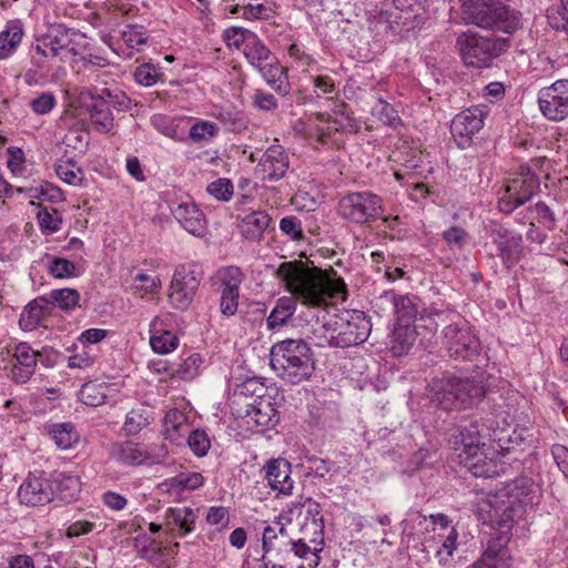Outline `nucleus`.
<instances>
[{"label": "nucleus", "mask_w": 568, "mask_h": 568, "mask_svg": "<svg viewBox=\"0 0 568 568\" xmlns=\"http://www.w3.org/2000/svg\"><path fill=\"white\" fill-rule=\"evenodd\" d=\"M248 428L274 427L278 423V413L270 398L257 397L246 405L245 414L242 416Z\"/></svg>", "instance_id": "nucleus-18"}, {"label": "nucleus", "mask_w": 568, "mask_h": 568, "mask_svg": "<svg viewBox=\"0 0 568 568\" xmlns=\"http://www.w3.org/2000/svg\"><path fill=\"white\" fill-rule=\"evenodd\" d=\"M268 525L263 530V561L265 568H315L320 557L303 538H295L281 521Z\"/></svg>", "instance_id": "nucleus-1"}, {"label": "nucleus", "mask_w": 568, "mask_h": 568, "mask_svg": "<svg viewBox=\"0 0 568 568\" xmlns=\"http://www.w3.org/2000/svg\"><path fill=\"white\" fill-rule=\"evenodd\" d=\"M460 464H463L475 477H494L499 474V464L489 457L486 448L483 447L478 452L467 455H460Z\"/></svg>", "instance_id": "nucleus-23"}, {"label": "nucleus", "mask_w": 568, "mask_h": 568, "mask_svg": "<svg viewBox=\"0 0 568 568\" xmlns=\"http://www.w3.org/2000/svg\"><path fill=\"white\" fill-rule=\"evenodd\" d=\"M382 18L395 34L419 28L425 20V0H384Z\"/></svg>", "instance_id": "nucleus-8"}, {"label": "nucleus", "mask_w": 568, "mask_h": 568, "mask_svg": "<svg viewBox=\"0 0 568 568\" xmlns=\"http://www.w3.org/2000/svg\"><path fill=\"white\" fill-rule=\"evenodd\" d=\"M515 508L510 505L507 506L501 514L495 510L491 516V538L499 539L501 541H509L511 536V529L514 526Z\"/></svg>", "instance_id": "nucleus-33"}, {"label": "nucleus", "mask_w": 568, "mask_h": 568, "mask_svg": "<svg viewBox=\"0 0 568 568\" xmlns=\"http://www.w3.org/2000/svg\"><path fill=\"white\" fill-rule=\"evenodd\" d=\"M257 169L265 181L281 180L288 169V156L281 145L270 146L262 155Z\"/></svg>", "instance_id": "nucleus-21"}, {"label": "nucleus", "mask_w": 568, "mask_h": 568, "mask_svg": "<svg viewBox=\"0 0 568 568\" xmlns=\"http://www.w3.org/2000/svg\"><path fill=\"white\" fill-rule=\"evenodd\" d=\"M508 541H501L496 538H490L487 544V548L483 555H488L486 564L490 568H510L511 567V555L507 548Z\"/></svg>", "instance_id": "nucleus-31"}, {"label": "nucleus", "mask_w": 568, "mask_h": 568, "mask_svg": "<svg viewBox=\"0 0 568 568\" xmlns=\"http://www.w3.org/2000/svg\"><path fill=\"white\" fill-rule=\"evenodd\" d=\"M27 192L31 199L44 197L50 202H58L61 199L60 190L50 183H43L38 187L28 189Z\"/></svg>", "instance_id": "nucleus-64"}, {"label": "nucleus", "mask_w": 568, "mask_h": 568, "mask_svg": "<svg viewBox=\"0 0 568 568\" xmlns=\"http://www.w3.org/2000/svg\"><path fill=\"white\" fill-rule=\"evenodd\" d=\"M296 303L293 298H280L267 317V327L275 329L284 326L293 316Z\"/></svg>", "instance_id": "nucleus-37"}, {"label": "nucleus", "mask_w": 568, "mask_h": 568, "mask_svg": "<svg viewBox=\"0 0 568 568\" xmlns=\"http://www.w3.org/2000/svg\"><path fill=\"white\" fill-rule=\"evenodd\" d=\"M486 106L477 105L458 113L452 121L450 132L459 148H467L471 138L484 126Z\"/></svg>", "instance_id": "nucleus-16"}, {"label": "nucleus", "mask_w": 568, "mask_h": 568, "mask_svg": "<svg viewBox=\"0 0 568 568\" xmlns=\"http://www.w3.org/2000/svg\"><path fill=\"white\" fill-rule=\"evenodd\" d=\"M335 325V328L321 326L323 334L317 336L316 346L341 348L355 346L364 343L372 331V324L366 314L356 310L347 313L346 318H341Z\"/></svg>", "instance_id": "nucleus-6"}, {"label": "nucleus", "mask_w": 568, "mask_h": 568, "mask_svg": "<svg viewBox=\"0 0 568 568\" xmlns=\"http://www.w3.org/2000/svg\"><path fill=\"white\" fill-rule=\"evenodd\" d=\"M41 354L33 351L27 343L16 346L12 364V378L19 383H26L34 373L36 365Z\"/></svg>", "instance_id": "nucleus-22"}, {"label": "nucleus", "mask_w": 568, "mask_h": 568, "mask_svg": "<svg viewBox=\"0 0 568 568\" xmlns=\"http://www.w3.org/2000/svg\"><path fill=\"white\" fill-rule=\"evenodd\" d=\"M90 121L99 132H110L114 126V119L109 103L103 97L94 98V102L88 105Z\"/></svg>", "instance_id": "nucleus-29"}, {"label": "nucleus", "mask_w": 568, "mask_h": 568, "mask_svg": "<svg viewBox=\"0 0 568 568\" xmlns=\"http://www.w3.org/2000/svg\"><path fill=\"white\" fill-rule=\"evenodd\" d=\"M456 444H460L459 447L455 449L458 450V458L460 455H467L473 452H478V449L485 447V445L480 444L479 430L476 425H470L469 427H465L459 432Z\"/></svg>", "instance_id": "nucleus-39"}, {"label": "nucleus", "mask_w": 568, "mask_h": 568, "mask_svg": "<svg viewBox=\"0 0 568 568\" xmlns=\"http://www.w3.org/2000/svg\"><path fill=\"white\" fill-rule=\"evenodd\" d=\"M219 133V126L211 121H197L189 132L190 139L194 143L207 142Z\"/></svg>", "instance_id": "nucleus-51"}, {"label": "nucleus", "mask_w": 568, "mask_h": 568, "mask_svg": "<svg viewBox=\"0 0 568 568\" xmlns=\"http://www.w3.org/2000/svg\"><path fill=\"white\" fill-rule=\"evenodd\" d=\"M111 455L115 460L124 465L141 466V443H115L111 447Z\"/></svg>", "instance_id": "nucleus-34"}, {"label": "nucleus", "mask_w": 568, "mask_h": 568, "mask_svg": "<svg viewBox=\"0 0 568 568\" xmlns=\"http://www.w3.org/2000/svg\"><path fill=\"white\" fill-rule=\"evenodd\" d=\"M47 301L44 298L34 300L23 310L19 321L23 329L32 331L42 324L48 314V308L42 303Z\"/></svg>", "instance_id": "nucleus-36"}, {"label": "nucleus", "mask_w": 568, "mask_h": 568, "mask_svg": "<svg viewBox=\"0 0 568 568\" xmlns=\"http://www.w3.org/2000/svg\"><path fill=\"white\" fill-rule=\"evenodd\" d=\"M171 213L179 224L190 234L202 237L206 232L203 212L193 202L172 203Z\"/></svg>", "instance_id": "nucleus-19"}, {"label": "nucleus", "mask_w": 568, "mask_h": 568, "mask_svg": "<svg viewBox=\"0 0 568 568\" xmlns=\"http://www.w3.org/2000/svg\"><path fill=\"white\" fill-rule=\"evenodd\" d=\"M442 344L455 361H473L480 352V342L464 320L452 321L442 331Z\"/></svg>", "instance_id": "nucleus-10"}, {"label": "nucleus", "mask_w": 568, "mask_h": 568, "mask_svg": "<svg viewBox=\"0 0 568 568\" xmlns=\"http://www.w3.org/2000/svg\"><path fill=\"white\" fill-rule=\"evenodd\" d=\"M443 239L452 250H460L466 245L468 234L459 226H452L444 231Z\"/></svg>", "instance_id": "nucleus-60"}, {"label": "nucleus", "mask_w": 568, "mask_h": 568, "mask_svg": "<svg viewBox=\"0 0 568 568\" xmlns=\"http://www.w3.org/2000/svg\"><path fill=\"white\" fill-rule=\"evenodd\" d=\"M75 265L63 257H53L49 264V272L55 278H68L75 276Z\"/></svg>", "instance_id": "nucleus-57"}, {"label": "nucleus", "mask_w": 568, "mask_h": 568, "mask_svg": "<svg viewBox=\"0 0 568 568\" xmlns=\"http://www.w3.org/2000/svg\"><path fill=\"white\" fill-rule=\"evenodd\" d=\"M197 514L190 507L170 508L165 515V525L175 537H184L194 530Z\"/></svg>", "instance_id": "nucleus-25"}, {"label": "nucleus", "mask_w": 568, "mask_h": 568, "mask_svg": "<svg viewBox=\"0 0 568 568\" xmlns=\"http://www.w3.org/2000/svg\"><path fill=\"white\" fill-rule=\"evenodd\" d=\"M373 115L381 120L384 124L392 128H397L402 120L398 112L383 99H378L377 103L373 106Z\"/></svg>", "instance_id": "nucleus-50"}, {"label": "nucleus", "mask_w": 568, "mask_h": 568, "mask_svg": "<svg viewBox=\"0 0 568 568\" xmlns=\"http://www.w3.org/2000/svg\"><path fill=\"white\" fill-rule=\"evenodd\" d=\"M541 113L550 121H561L568 116V80H558L542 88L538 93Z\"/></svg>", "instance_id": "nucleus-14"}, {"label": "nucleus", "mask_w": 568, "mask_h": 568, "mask_svg": "<svg viewBox=\"0 0 568 568\" xmlns=\"http://www.w3.org/2000/svg\"><path fill=\"white\" fill-rule=\"evenodd\" d=\"M539 190V179L529 166H520L518 173L505 186L498 200L500 212L510 214L517 207L527 203Z\"/></svg>", "instance_id": "nucleus-11"}, {"label": "nucleus", "mask_w": 568, "mask_h": 568, "mask_svg": "<svg viewBox=\"0 0 568 568\" xmlns=\"http://www.w3.org/2000/svg\"><path fill=\"white\" fill-rule=\"evenodd\" d=\"M161 72L152 63H143L139 65L134 71L135 81L144 87H151L158 82Z\"/></svg>", "instance_id": "nucleus-56"}, {"label": "nucleus", "mask_w": 568, "mask_h": 568, "mask_svg": "<svg viewBox=\"0 0 568 568\" xmlns=\"http://www.w3.org/2000/svg\"><path fill=\"white\" fill-rule=\"evenodd\" d=\"M70 43L71 39L69 31L57 29L36 45V51L42 57L55 58L63 51H69Z\"/></svg>", "instance_id": "nucleus-28"}, {"label": "nucleus", "mask_w": 568, "mask_h": 568, "mask_svg": "<svg viewBox=\"0 0 568 568\" xmlns=\"http://www.w3.org/2000/svg\"><path fill=\"white\" fill-rule=\"evenodd\" d=\"M122 39L129 48L138 49L146 43L148 38L144 36L143 27L129 24L122 31Z\"/></svg>", "instance_id": "nucleus-62"}, {"label": "nucleus", "mask_w": 568, "mask_h": 568, "mask_svg": "<svg viewBox=\"0 0 568 568\" xmlns=\"http://www.w3.org/2000/svg\"><path fill=\"white\" fill-rule=\"evenodd\" d=\"M220 287V311L224 316H233L239 308L240 285L244 281V274L237 266L223 267L219 272Z\"/></svg>", "instance_id": "nucleus-15"}, {"label": "nucleus", "mask_w": 568, "mask_h": 568, "mask_svg": "<svg viewBox=\"0 0 568 568\" xmlns=\"http://www.w3.org/2000/svg\"><path fill=\"white\" fill-rule=\"evenodd\" d=\"M250 34L254 33L240 27H232L224 31L223 39L226 42L227 47L240 49L241 45L247 44V39L250 38Z\"/></svg>", "instance_id": "nucleus-58"}, {"label": "nucleus", "mask_w": 568, "mask_h": 568, "mask_svg": "<svg viewBox=\"0 0 568 568\" xmlns=\"http://www.w3.org/2000/svg\"><path fill=\"white\" fill-rule=\"evenodd\" d=\"M189 428L186 416L182 412L172 409L165 414L164 430L166 439L178 442L189 433Z\"/></svg>", "instance_id": "nucleus-35"}, {"label": "nucleus", "mask_w": 568, "mask_h": 568, "mask_svg": "<svg viewBox=\"0 0 568 568\" xmlns=\"http://www.w3.org/2000/svg\"><path fill=\"white\" fill-rule=\"evenodd\" d=\"M276 273L287 290L307 306H325L345 290L343 282H335L321 268L307 267L301 261L284 262Z\"/></svg>", "instance_id": "nucleus-2"}, {"label": "nucleus", "mask_w": 568, "mask_h": 568, "mask_svg": "<svg viewBox=\"0 0 568 568\" xmlns=\"http://www.w3.org/2000/svg\"><path fill=\"white\" fill-rule=\"evenodd\" d=\"M547 20L555 30H568V2L560 1L547 9Z\"/></svg>", "instance_id": "nucleus-49"}, {"label": "nucleus", "mask_w": 568, "mask_h": 568, "mask_svg": "<svg viewBox=\"0 0 568 568\" xmlns=\"http://www.w3.org/2000/svg\"><path fill=\"white\" fill-rule=\"evenodd\" d=\"M453 316L454 314L448 311L430 310L416 317L414 327H416L417 334L419 329L434 334L440 325L445 326L450 323Z\"/></svg>", "instance_id": "nucleus-32"}, {"label": "nucleus", "mask_w": 568, "mask_h": 568, "mask_svg": "<svg viewBox=\"0 0 568 568\" xmlns=\"http://www.w3.org/2000/svg\"><path fill=\"white\" fill-rule=\"evenodd\" d=\"M204 478L201 473H186L180 474L176 477L166 479L162 486L168 487V490H193L201 487Z\"/></svg>", "instance_id": "nucleus-42"}, {"label": "nucleus", "mask_w": 568, "mask_h": 568, "mask_svg": "<svg viewBox=\"0 0 568 568\" xmlns=\"http://www.w3.org/2000/svg\"><path fill=\"white\" fill-rule=\"evenodd\" d=\"M460 1L465 19L481 29L513 33L520 27V13L500 0Z\"/></svg>", "instance_id": "nucleus-5"}, {"label": "nucleus", "mask_w": 568, "mask_h": 568, "mask_svg": "<svg viewBox=\"0 0 568 568\" xmlns=\"http://www.w3.org/2000/svg\"><path fill=\"white\" fill-rule=\"evenodd\" d=\"M271 217L263 211H253L241 220V234L248 241H260L268 227Z\"/></svg>", "instance_id": "nucleus-26"}, {"label": "nucleus", "mask_w": 568, "mask_h": 568, "mask_svg": "<svg viewBox=\"0 0 568 568\" xmlns=\"http://www.w3.org/2000/svg\"><path fill=\"white\" fill-rule=\"evenodd\" d=\"M416 327L407 323H397L390 335V351L395 356L407 354L416 339Z\"/></svg>", "instance_id": "nucleus-30"}, {"label": "nucleus", "mask_w": 568, "mask_h": 568, "mask_svg": "<svg viewBox=\"0 0 568 568\" xmlns=\"http://www.w3.org/2000/svg\"><path fill=\"white\" fill-rule=\"evenodd\" d=\"M207 192L215 199L229 201L233 195V184L229 179H217L206 187Z\"/></svg>", "instance_id": "nucleus-61"}, {"label": "nucleus", "mask_w": 568, "mask_h": 568, "mask_svg": "<svg viewBox=\"0 0 568 568\" xmlns=\"http://www.w3.org/2000/svg\"><path fill=\"white\" fill-rule=\"evenodd\" d=\"M244 55L273 90L283 95L287 93L288 83L284 68L256 34H250L244 47Z\"/></svg>", "instance_id": "nucleus-7"}, {"label": "nucleus", "mask_w": 568, "mask_h": 568, "mask_svg": "<svg viewBox=\"0 0 568 568\" xmlns=\"http://www.w3.org/2000/svg\"><path fill=\"white\" fill-rule=\"evenodd\" d=\"M270 356L272 369L290 384L297 385L308 381L315 372L314 353L302 338H286L275 343Z\"/></svg>", "instance_id": "nucleus-3"}, {"label": "nucleus", "mask_w": 568, "mask_h": 568, "mask_svg": "<svg viewBox=\"0 0 568 568\" xmlns=\"http://www.w3.org/2000/svg\"><path fill=\"white\" fill-rule=\"evenodd\" d=\"M152 349L159 354H169L176 349L179 338L170 331H156L150 338Z\"/></svg>", "instance_id": "nucleus-45"}, {"label": "nucleus", "mask_w": 568, "mask_h": 568, "mask_svg": "<svg viewBox=\"0 0 568 568\" xmlns=\"http://www.w3.org/2000/svg\"><path fill=\"white\" fill-rule=\"evenodd\" d=\"M201 272L195 264H181L173 274L169 300L174 308L184 311L192 303L201 282Z\"/></svg>", "instance_id": "nucleus-13"}, {"label": "nucleus", "mask_w": 568, "mask_h": 568, "mask_svg": "<svg viewBox=\"0 0 568 568\" xmlns=\"http://www.w3.org/2000/svg\"><path fill=\"white\" fill-rule=\"evenodd\" d=\"M493 243L497 247L498 255L508 266L514 263L521 241L520 235L509 232L503 226H495L489 234Z\"/></svg>", "instance_id": "nucleus-24"}, {"label": "nucleus", "mask_w": 568, "mask_h": 568, "mask_svg": "<svg viewBox=\"0 0 568 568\" xmlns=\"http://www.w3.org/2000/svg\"><path fill=\"white\" fill-rule=\"evenodd\" d=\"M280 230L293 241H298L303 237L302 223L296 216L281 219Z\"/></svg>", "instance_id": "nucleus-63"}, {"label": "nucleus", "mask_w": 568, "mask_h": 568, "mask_svg": "<svg viewBox=\"0 0 568 568\" xmlns=\"http://www.w3.org/2000/svg\"><path fill=\"white\" fill-rule=\"evenodd\" d=\"M173 554H175L173 548L161 547L155 540H152L148 546L141 549V556L155 565L165 562Z\"/></svg>", "instance_id": "nucleus-53"}, {"label": "nucleus", "mask_w": 568, "mask_h": 568, "mask_svg": "<svg viewBox=\"0 0 568 568\" xmlns=\"http://www.w3.org/2000/svg\"><path fill=\"white\" fill-rule=\"evenodd\" d=\"M18 497L20 503L27 506L37 507L47 505L53 499L52 484L43 473H30L20 485Z\"/></svg>", "instance_id": "nucleus-17"}, {"label": "nucleus", "mask_w": 568, "mask_h": 568, "mask_svg": "<svg viewBox=\"0 0 568 568\" xmlns=\"http://www.w3.org/2000/svg\"><path fill=\"white\" fill-rule=\"evenodd\" d=\"M141 466H154L163 464L168 456L169 450L163 443H141Z\"/></svg>", "instance_id": "nucleus-41"}, {"label": "nucleus", "mask_w": 568, "mask_h": 568, "mask_svg": "<svg viewBox=\"0 0 568 568\" xmlns=\"http://www.w3.org/2000/svg\"><path fill=\"white\" fill-rule=\"evenodd\" d=\"M202 363L203 361L200 354H191L179 364V367L173 371L171 375L184 381H191L199 375Z\"/></svg>", "instance_id": "nucleus-47"}, {"label": "nucleus", "mask_w": 568, "mask_h": 568, "mask_svg": "<svg viewBox=\"0 0 568 568\" xmlns=\"http://www.w3.org/2000/svg\"><path fill=\"white\" fill-rule=\"evenodd\" d=\"M134 281L141 283L135 284L134 288L136 292H141L142 295L156 293L161 288L160 278L158 276H151L144 272L138 273Z\"/></svg>", "instance_id": "nucleus-59"}, {"label": "nucleus", "mask_w": 568, "mask_h": 568, "mask_svg": "<svg viewBox=\"0 0 568 568\" xmlns=\"http://www.w3.org/2000/svg\"><path fill=\"white\" fill-rule=\"evenodd\" d=\"M388 298L394 307V312L397 316V323H407L410 324L417 317V311L408 296H396L393 293H387L385 295Z\"/></svg>", "instance_id": "nucleus-38"}, {"label": "nucleus", "mask_w": 568, "mask_h": 568, "mask_svg": "<svg viewBox=\"0 0 568 568\" xmlns=\"http://www.w3.org/2000/svg\"><path fill=\"white\" fill-rule=\"evenodd\" d=\"M49 301L55 303L60 308L69 311L79 305L80 294L74 288L52 290Z\"/></svg>", "instance_id": "nucleus-48"}, {"label": "nucleus", "mask_w": 568, "mask_h": 568, "mask_svg": "<svg viewBox=\"0 0 568 568\" xmlns=\"http://www.w3.org/2000/svg\"><path fill=\"white\" fill-rule=\"evenodd\" d=\"M187 434V444L192 452L199 457L205 456L211 447L207 434L202 429L189 430Z\"/></svg>", "instance_id": "nucleus-54"}, {"label": "nucleus", "mask_w": 568, "mask_h": 568, "mask_svg": "<svg viewBox=\"0 0 568 568\" xmlns=\"http://www.w3.org/2000/svg\"><path fill=\"white\" fill-rule=\"evenodd\" d=\"M335 118L331 121V129L342 132H356V120L351 115L345 104H342L338 110H335Z\"/></svg>", "instance_id": "nucleus-52"}, {"label": "nucleus", "mask_w": 568, "mask_h": 568, "mask_svg": "<svg viewBox=\"0 0 568 568\" xmlns=\"http://www.w3.org/2000/svg\"><path fill=\"white\" fill-rule=\"evenodd\" d=\"M105 385L88 382L82 385L79 392V397L81 402L88 406H99L105 402Z\"/></svg>", "instance_id": "nucleus-44"}, {"label": "nucleus", "mask_w": 568, "mask_h": 568, "mask_svg": "<svg viewBox=\"0 0 568 568\" xmlns=\"http://www.w3.org/2000/svg\"><path fill=\"white\" fill-rule=\"evenodd\" d=\"M24 37L23 26L19 20L9 21L0 32V60L10 58Z\"/></svg>", "instance_id": "nucleus-27"}, {"label": "nucleus", "mask_w": 568, "mask_h": 568, "mask_svg": "<svg viewBox=\"0 0 568 568\" xmlns=\"http://www.w3.org/2000/svg\"><path fill=\"white\" fill-rule=\"evenodd\" d=\"M148 425L144 409H132L126 414L123 429L126 435H135Z\"/></svg>", "instance_id": "nucleus-55"}, {"label": "nucleus", "mask_w": 568, "mask_h": 568, "mask_svg": "<svg viewBox=\"0 0 568 568\" xmlns=\"http://www.w3.org/2000/svg\"><path fill=\"white\" fill-rule=\"evenodd\" d=\"M456 44L464 63L474 68L489 67L501 51L498 40L471 33L458 36Z\"/></svg>", "instance_id": "nucleus-12"}, {"label": "nucleus", "mask_w": 568, "mask_h": 568, "mask_svg": "<svg viewBox=\"0 0 568 568\" xmlns=\"http://www.w3.org/2000/svg\"><path fill=\"white\" fill-rule=\"evenodd\" d=\"M320 508H321L320 505L316 501L312 500L311 498H306L303 503H292V505L287 509V514H288L287 521H291L292 517L295 514L297 516H301L303 509H305L306 515H307L306 519H308V517H311L312 525L315 528H320V530H322L323 526H322V517L320 516V511H321Z\"/></svg>", "instance_id": "nucleus-40"}, {"label": "nucleus", "mask_w": 568, "mask_h": 568, "mask_svg": "<svg viewBox=\"0 0 568 568\" xmlns=\"http://www.w3.org/2000/svg\"><path fill=\"white\" fill-rule=\"evenodd\" d=\"M37 220L42 232L48 234L58 232L62 224V216L54 207H42L37 214Z\"/></svg>", "instance_id": "nucleus-46"}, {"label": "nucleus", "mask_w": 568, "mask_h": 568, "mask_svg": "<svg viewBox=\"0 0 568 568\" xmlns=\"http://www.w3.org/2000/svg\"><path fill=\"white\" fill-rule=\"evenodd\" d=\"M51 434L55 445L61 449H70L79 442V435L71 423L54 425Z\"/></svg>", "instance_id": "nucleus-43"}, {"label": "nucleus", "mask_w": 568, "mask_h": 568, "mask_svg": "<svg viewBox=\"0 0 568 568\" xmlns=\"http://www.w3.org/2000/svg\"><path fill=\"white\" fill-rule=\"evenodd\" d=\"M429 390L432 402L444 410L470 408L486 395L483 382L450 373L434 378Z\"/></svg>", "instance_id": "nucleus-4"}, {"label": "nucleus", "mask_w": 568, "mask_h": 568, "mask_svg": "<svg viewBox=\"0 0 568 568\" xmlns=\"http://www.w3.org/2000/svg\"><path fill=\"white\" fill-rule=\"evenodd\" d=\"M263 470L264 477L273 490L286 496L292 495L294 480L291 477L292 467L287 460L272 459L266 463Z\"/></svg>", "instance_id": "nucleus-20"}, {"label": "nucleus", "mask_w": 568, "mask_h": 568, "mask_svg": "<svg viewBox=\"0 0 568 568\" xmlns=\"http://www.w3.org/2000/svg\"><path fill=\"white\" fill-rule=\"evenodd\" d=\"M338 213L352 223L371 224L384 219L383 200L371 191L351 192L339 200Z\"/></svg>", "instance_id": "nucleus-9"}]
</instances>
